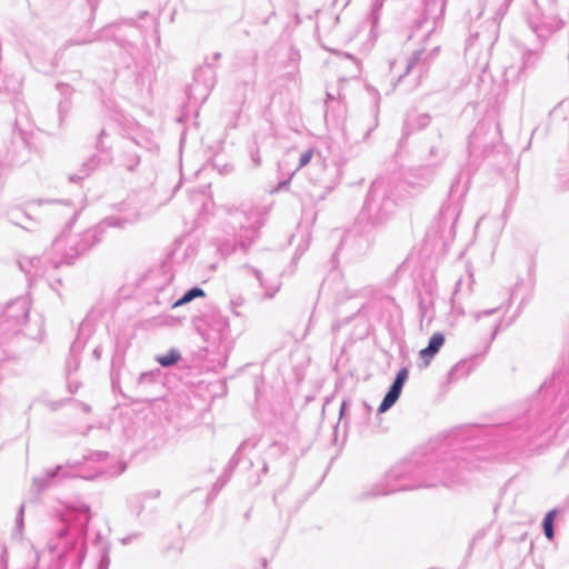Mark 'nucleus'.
Masks as SVG:
<instances>
[{
	"label": "nucleus",
	"mask_w": 569,
	"mask_h": 569,
	"mask_svg": "<svg viewBox=\"0 0 569 569\" xmlns=\"http://www.w3.org/2000/svg\"><path fill=\"white\" fill-rule=\"evenodd\" d=\"M469 375V365L467 361L461 360L457 362L447 373V380L449 383L457 381L458 379Z\"/></svg>",
	"instance_id": "obj_22"
},
{
	"label": "nucleus",
	"mask_w": 569,
	"mask_h": 569,
	"mask_svg": "<svg viewBox=\"0 0 569 569\" xmlns=\"http://www.w3.org/2000/svg\"><path fill=\"white\" fill-rule=\"evenodd\" d=\"M93 545L98 548L99 555L97 569H109L111 550L109 540L104 539L100 532H97Z\"/></svg>",
	"instance_id": "obj_15"
},
{
	"label": "nucleus",
	"mask_w": 569,
	"mask_h": 569,
	"mask_svg": "<svg viewBox=\"0 0 569 569\" xmlns=\"http://www.w3.org/2000/svg\"><path fill=\"white\" fill-rule=\"evenodd\" d=\"M220 58H221V53H220V52H216V53L213 54V59H214V60H219Z\"/></svg>",
	"instance_id": "obj_54"
},
{
	"label": "nucleus",
	"mask_w": 569,
	"mask_h": 569,
	"mask_svg": "<svg viewBox=\"0 0 569 569\" xmlns=\"http://www.w3.org/2000/svg\"><path fill=\"white\" fill-rule=\"evenodd\" d=\"M107 457H108V452H106V451H97L94 453V457H91V459L104 460Z\"/></svg>",
	"instance_id": "obj_45"
},
{
	"label": "nucleus",
	"mask_w": 569,
	"mask_h": 569,
	"mask_svg": "<svg viewBox=\"0 0 569 569\" xmlns=\"http://www.w3.org/2000/svg\"><path fill=\"white\" fill-rule=\"evenodd\" d=\"M461 286H462V279H459L455 286L453 296H456L461 290ZM453 300H455V297H452L451 301L453 302Z\"/></svg>",
	"instance_id": "obj_50"
},
{
	"label": "nucleus",
	"mask_w": 569,
	"mask_h": 569,
	"mask_svg": "<svg viewBox=\"0 0 569 569\" xmlns=\"http://www.w3.org/2000/svg\"><path fill=\"white\" fill-rule=\"evenodd\" d=\"M107 137V131L102 129L98 136V140L96 143V148L101 152H109L111 150V146L104 143V138Z\"/></svg>",
	"instance_id": "obj_30"
},
{
	"label": "nucleus",
	"mask_w": 569,
	"mask_h": 569,
	"mask_svg": "<svg viewBox=\"0 0 569 569\" xmlns=\"http://www.w3.org/2000/svg\"><path fill=\"white\" fill-rule=\"evenodd\" d=\"M58 88L63 90L62 92L66 93L67 91H69V86L68 84H62V83H59L58 84Z\"/></svg>",
	"instance_id": "obj_53"
},
{
	"label": "nucleus",
	"mask_w": 569,
	"mask_h": 569,
	"mask_svg": "<svg viewBox=\"0 0 569 569\" xmlns=\"http://www.w3.org/2000/svg\"><path fill=\"white\" fill-rule=\"evenodd\" d=\"M206 292L199 286H194L188 289L178 300L172 303V308H177L183 305H187L194 300L196 298L204 297Z\"/></svg>",
	"instance_id": "obj_21"
},
{
	"label": "nucleus",
	"mask_w": 569,
	"mask_h": 569,
	"mask_svg": "<svg viewBox=\"0 0 569 569\" xmlns=\"http://www.w3.org/2000/svg\"><path fill=\"white\" fill-rule=\"evenodd\" d=\"M250 156H251V160H252V163L254 167H259L261 164V157H260V152H259V149L256 148H251L250 150Z\"/></svg>",
	"instance_id": "obj_38"
},
{
	"label": "nucleus",
	"mask_w": 569,
	"mask_h": 569,
	"mask_svg": "<svg viewBox=\"0 0 569 569\" xmlns=\"http://www.w3.org/2000/svg\"><path fill=\"white\" fill-rule=\"evenodd\" d=\"M497 311V308L487 309L477 315V319H479L481 316H491Z\"/></svg>",
	"instance_id": "obj_46"
},
{
	"label": "nucleus",
	"mask_w": 569,
	"mask_h": 569,
	"mask_svg": "<svg viewBox=\"0 0 569 569\" xmlns=\"http://www.w3.org/2000/svg\"><path fill=\"white\" fill-rule=\"evenodd\" d=\"M422 54H423V50H416L411 54V57L407 61L405 73L399 77L398 81H400L403 76L408 74L419 63Z\"/></svg>",
	"instance_id": "obj_25"
},
{
	"label": "nucleus",
	"mask_w": 569,
	"mask_h": 569,
	"mask_svg": "<svg viewBox=\"0 0 569 569\" xmlns=\"http://www.w3.org/2000/svg\"><path fill=\"white\" fill-rule=\"evenodd\" d=\"M203 320L207 326L214 332L219 340H224L229 337L230 323L229 319L218 311L203 315Z\"/></svg>",
	"instance_id": "obj_12"
},
{
	"label": "nucleus",
	"mask_w": 569,
	"mask_h": 569,
	"mask_svg": "<svg viewBox=\"0 0 569 569\" xmlns=\"http://www.w3.org/2000/svg\"><path fill=\"white\" fill-rule=\"evenodd\" d=\"M7 216L8 220L12 224L18 226L27 231H31L33 229L34 221L24 210L20 208H13L8 211Z\"/></svg>",
	"instance_id": "obj_16"
},
{
	"label": "nucleus",
	"mask_w": 569,
	"mask_h": 569,
	"mask_svg": "<svg viewBox=\"0 0 569 569\" xmlns=\"http://www.w3.org/2000/svg\"><path fill=\"white\" fill-rule=\"evenodd\" d=\"M431 122V116L427 112L418 113L415 110L408 111L402 127V134L408 137L417 131L426 129Z\"/></svg>",
	"instance_id": "obj_11"
},
{
	"label": "nucleus",
	"mask_w": 569,
	"mask_h": 569,
	"mask_svg": "<svg viewBox=\"0 0 569 569\" xmlns=\"http://www.w3.org/2000/svg\"><path fill=\"white\" fill-rule=\"evenodd\" d=\"M397 206L391 183L385 179L373 180L358 213L356 227L367 234L382 229L392 219Z\"/></svg>",
	"instance_id": "obj_3"
},
{
	"label": "nucleus",
	"mask_w": 569,
	"mask_h": 569,
	"mask_svg": "<svg viewBox=\"0 0 569 569\" xmlns=\"http://www.w3.org/2000/svg\"><path fill=\"white\" fill-rule=\"evenodd\" d=\"M101 163H102V159L99 156H97V154L91 156L88 160H86L82 163L79 173L70 176V181L71 182L81 181L86 177L90 176V173L93 172L98 167H100Z\"/></svg>",
	"instance_id": "obj_18"
},
{
	"label": "nucleus",
	"mask_w": 569,
	"mask_h": 569,
	"mask_svg": "<svg viewBox=\"0 0 569 569\" xmlns=\"http://www.w3.org/2000/svg\"><path fill=\"white\" fill-rule=\"evenodd\" d=\"M246 93L242 94V102L246 100Z\"/></svg>",
	"instance_id": "obj_63"
},
{
	"label": "nucleus",
	"mask_w": 569,
	"mask_h": 569,
	"mask_svg": "<svg viewBox=\"0 0 569 569\" xmlns=\"http://www.w3.org/2000/svg\"><path fill=\"white\" fill-rule=\"evenodd\" d=\"M101 353H102V348L100 346H97L93 351H92V357L96 359V360H99L101 358Z\"/></svg>",
	"instance_id": "obj_47"
},
{
	"label": "nucleus",
	"mask_w": 569,
	"mask_h": 569,
	"mask_svg": "<svg viewBox=\"0 0 569 569\" xmlns=\"http://www.w3.org/2000/svg\"><path fill=\"white\" fill-rule=\"evenodd\" d=\"M378 127V111L376 110L375 111V117H373V124L370 126L366 132H365V136H363V140H367L369 138V136L371 134V132Z\"/></svg>",
	"instance_id": "obj_39"
},
{
	"label": "nucleus",
	"mask_w": 569,
	"mask_h": 569,
	"mask_svg": "<svg viewBox=\"0 0 569 569\" xmlns=\"http://www.w3.org/2000/svg\"><path fill=\"white\" fill-rule=\"evenodd\" d=\"M429 156L435 158V160L430 161V164L433 166L446 158V150L441 146H432L429 149Z\"/></svg>",
	"instance_id": "obj_26"
},
{
	"label": "nucleus",
	"mask_w": 569,
	"mask_h": 569,
	"mask_svg": "<svg viewBox=\"0 0 569 569\" xmlns=\"http://www.w3.org/2000/svg\"><path fill=\"white\" fill-rule=\"evenodd\" d=\"M312 157H313V150L312 149L305 150L300 154L298 168H302V167L307 166L308 163H310Z\"/></svg>",
	"instance_id": "obj_34"
},
{
	"label": "nucleus",
	"mask_w": 569,
	"mask_h": 569,
	"mask_svg": "<svg viewBox=\"0 0 569 569\" xmlns=\"http://www.w3.org/2000/svg\"><path fill=\"white\" fill-rule=\"evenodd\" d=\"M160 495V491L159 490H153V491H150V492H147V493H143V496L146 497H150V498H158Z\"/></svg>",
	"instance_id": "obj_51"
},
{
	"label": "nucleus",
	"mask_w": 569,
	"mask_h": 569,
	"mask_svg": "<svg viewBox=\"0 0 569 569\" xmlns=\"http://www.w3.org/2000/svg\"><path fill=\"white\" fill-rule=\"evenodd\" d=\"M60 523L51 531L46 549L37 551L38 561L47 551L54 569L67 563L80 567L86 557V536L91 521V508L86 502L67 505L60 512Z\"/></svg>",
	"instance_id": "obj_2"
},
{
	"label": "nucleus",
	"mask_w": 569,
	"mask_h": 569,
	"mask_svg": "<svg viewBox=\"0 0 569 569\" xmlns=\"http://www.w3.org/2000/svg\"><path fill=\"white\" fill-rule=\"evenodd\" d=\"M69 473L66 471V467L58 465L52 469H47L42 475L32 478L31 491L39 497L46 490L54 486L59 480L66 479Z\"/></svg>",
	"instance_id": "obj_10"
},
{
	"label": "nucleus",
	"mask_w": 569,
	"mask_h": 569,
	"mask_svg": "<svg viewBox=\"0 0 569 569\" xmlns=\"http://www.w3.org/2000/svg\"><path fill=\"white\" fill-rule=\"evenodd\" d=\"M138 24L133 20H124L122 22L111 23L109 26L103 27L100 31H98L94 37L84 39V40H74L70 39L66 41L60 51L66 50L70 46H81L91 43L98 40H113L119 43L121 47H124L126 43H129L130 40L128 37H133V33L137 31Z\"/></svg>",
	"instance_id": "obj_8"
},
{
	"label": "nucleus",
	"mask_w": 569,
	"mask_h": 569,
	"mask_svg": "<svg viewBox=\"0 0 569 569\" xmlns=\"http://www.w3.org/2000/svg\"><path fill=\"white\" fill-rule=\"evenodd\" d=\"M498 331H499V325H496L493 330H492V332H491V335H490V341L489 342H491L496 338ZM489 346H490V343L487 345L486 350L489 349Z\"/></svg>",
	"instance_id": "obj_48"
},
{
	"label": "nucleus",
	"mask_w": 569,
	"mask_h": 569,
	"mask_svg": "<svg viewBox=\"0 0 569 569\" xmlns=\"http://www.w3.org/2000/svg\"><path fill=\"white\" fill-rule=\"evenodd\" d=\"M547 427L539 422L531 423L528 417L519 418L512 422L478 427L479 435L491 438L492 442L529 441L546 431Z\"/></svg>",
	"instance_id": "obj_6"
},
{
	"label": "nucleus",
	"mask_w": 569,
	"mask_h": 569,
	"mask_svg": "<svg viewBox=\"0 0 569 569\" xmlns=\"http://www.w3.org/2000/svg\"><path fill=\"white\" fill-rule=\"evenodd\" d=\"M311 169V180L327 192L332 191L340 182L341 169L337 163L328 164L322 159H319L312 163Z\"/></svg>",
	"instance_id": "obj_9"
},
{
	"label": "nucleus",
	"mask_w": 569,
	"mask_h": 569,
	"mask_svg": "<svg viewBox=\"0 0 569 569\" xmlns=\"http://www.w3.org/2000/svg\"><path fill=\"white\" fill-rule=\"evenodd\" d=\"M448 210H449V207H443V208L441 209V214H442V216H443V214H446V213L448 212Z\"/></svg>",
	"instance_id": "obj_56"
},
{
	"label": "nucleus",
	"mask_w": 569,
	"mask_h": 569,
	"mask_svg": "<svg viewBox=\"0 0 569 569\" xmlns=\"http://www.w3.org/2000/svg\"><path fill=\"white\" fill-rule=\"evenodd\" d=\"M363 407L366 408V410L369 412L371 410L370 406L367 405V402H363Z\"/></svg>",
	"instance_id": "obj_58"
},
{
	"label": "nucleus",
	"mask_w": 569,
	"mask_h": 569,
	"mask_svg": "<svg viewBox=\"0 0 569 569\" xmlns=\"http://www.w3.org/2000/svg\"><path fill=\"white\" fill-rule=\"evenodd\" d=\"M557 513H558V510H557V509H551V510H549V511L545 515V517H543V520H542V530H543L545 537H546L548 540H552V539H553V537H555V528H553V523H555V520H556Z\"/></svg>",
	"instance_id": "obj_23"
},
{
	"label": "nucleus",
	"mask_w": 569,
	"mask_h": 569,
	"mask_svg": "<svg viewBox=\"0 0 569 569\" xmlns=\"http://www.w3.org/2000/svg\"><path fill=\"white\" fill-rule=\"evenodd\" d=\"M161 376L160 369L141 372L137 380V388L146 390L148 387L158 386L161 383Z\"/></svg>",
	"instance_id": "obj_19"
},
{
	"label": "nucleus",
	"mask_w": 569,
	"mask_h": 569,
	"mask_svg": "<svg viewBox=\"0 0 569 569\" xmlns=\"http://www.w3.org/2000/svg\"><path fill=\"white\" fill-rule=\"evenodd\" d=\"M4 359H6V357L0 355V362L3 361Z\"/></svg>",
	"instance_id": "obj_61"
},
{
	"label": "nucleus",
	"mask_w": 569,
	"mask_h": 569,
	"mask_svg": "<svg viewBox=\"0 0 569 569\" xmlns=\"http://www.w3.org/2000/svg\"><path fill=\"white\" fill-rule=\"evenodd\" d=\"M7 566H8V553H7V549L4 548L0 555V568L7 569Z\"/></svg>",
	"instance_id": "obj_41"
},
{
	"label": "nucleus",
	"mask_w": 569,
	"mask_h": 569,
	"mask_svg": "<svg viewBox=\"0 0 569 569\" xmlns=\"http://www.w3.org/2000/svg\"><path fill=\"white\" fill-rule=\"evenodd\" d=\"M181 358L182 356L178 348H170L167 353L157 355L154 359L162 368H170L177 365Z\"/></svg>",
	"instance_id": "obj_20"
},
{
	"label": "nucleus",
	"mask_w": 569,
	"mask_h": 569,
	"mask_svg": "<svg viewBox=\"0 0 569 569\" xmlns=\"http://www.w3.org/2000/svg\"><path fill=\"white\" fill-rule=\"evenodd\" d=\"M362 308H363V303H361V305L357 306V307H356V309H355V311H352V313H351V315L346 316L345 318L338 319V320L333 323L332 328L336 330V329H339L340 327H342V326L347 325L351 319H353V317H355L356 315H358V313L361 311V309H362Z\"/></svg>",
	"instance_id": "obj_29"
},
{
	"label": "nucleus",
	"mask_w": 569,
	"mask_h": 569,
	"mask_svg": "<svg viewBox=\"0 0 569 569\" xmlns=\"http://www.w3.org/2000/svg\"><path fill=\"white\" fill-rule=\"evenodd\" d=\"M138 537H139V533L134 532V533L128 535L127 537L122 538L120 540V542L126 546V545L131 543Z\"/></svg>",
	"instance_id": "obj_42"
},
{
	"label": "nucleus",
	"mask_w": 569,
	"mask_h": 569,
	"mask_svg": "<svg viewBox=\"0 0 569 569\" xmlns=\"http://www.w3.org/2000/svg\"><path fill=\"white\" fill-rule=\"evenodd\" d=\"M263 223L264 219L261 208L243 203L238 208L229 209L226 231L233 234V243H221L219 246L220 252L226 256L233 253L237 249L247 252L258 239Z\"/></svg>",
	"instance_id": "obj_4"
},
{
	"label": "nucleus",
	"mask_w": 569,
	"mask_h": 569,
	"mask_svg": "<svg viewBox=\"0 0 569 569\" xmlns=\"http://www.w3.org/2000/svg\"><path fill=\"white\" fill-rule=\"evenodd\" d=\"M348 405H349V402L347 400H343L341 402L340 410H339L340 420L343 419V417L346 415V410L348 408Z\"/></svg>",
	"instance_id": "obj_44"
},
{
	"label": "nucleus",
	"mask_w": 569,
	"mask_h": 569,
	"mask_svg": "<svg viewBox=\"0 0 569 569\" xmlns=\"http://www.w3.org/2000/svg\"><path fill=\"white\" fill-rule=\"evenodd\" d=\"M71 211V219L66 223L62 233L52 243L53 251L60 254V259L53 261L54 267L61 263L71 264L78 257L89 251L102 239L103 230L101 226L89 228L81 233L68 234L67 230L71 229L80 212L77 209Z\"/></svg>",
	"instance_id": "obj_5"
},
{
	"label": "nucleus",
	"mask_w": 569,
	"mask_h": 569,
	"mask_svg": "<svg viewBox=\"0 0 569 569\" xmlns=\"http://www.w3.org/2000/svg\"><path fill=\"white\" fill-rule=\"evenodd\" d=\"M19 264H20L21 270H23L26 273H28V271L24 269L22 262H19Z\"/></svg>",
	"instance_id": "obj_59"
},
{
	"label": "nucleus",
	"mask_w": 569,
	"mask_h": 569,
	"mask_svg": "<svg viewBox=\"0 0 569 569\" xmlns=\"http://www.w3.org/2000/svg\"><path fill=\"white\" fill-rule=\"evenodd\" d=\"M139 219V213L134 212L129 217H108L103 220V224L107 227L122 228L128 223H133Z\"/></svg>",
	"instance_id": "obj_24"
},
{
	"label": "nucleus",
	"mask_w": 569,
	"mask_h": 569,
	"mask_svg": "<svg viewBox=\"0 0 569 569\" xmlns=\"http://www.w3.org/2000/svg\"><path fill=\"white\" fill-rule=\"evenodd\" d=\"M251 272L252 274L257 278V280L259 281L260 286L261 287H264V281H263V278H262V274L260 272V270L253 268V267H247Z\"/></svg>",
	"instance_id": "obj_40"
},
{
	"label": "nucleus",
	"mask_w": 569,
	"mask_h": 569,
	"mask_svg": "<svg viewBox=\"0 0 569 569\" xmlns=\"http://www.w3.org/2000/svg\"><path fill=\"white\" fill-rule=\"evenodd\" d=\"M467 470H471V466L465 458L433 461L430 457L415 453L392 466L386 473L385 483L377 485L365 497L438 486L451 487L467 481Z\"/></svg>",
	"instance_id": "obj_1"
},
{
	"label": "nucleus",
	"mask_w": 569,
	"mask_h": 569,
	"mask_svg": "<svg viewBox=\"0 0 569 569\" xmlns=\"http://www.w3.org/2000/svg\"><path fill=\"white\" fill-rule=\"evenodd\" d=\"M230 479V473H222L219 479L214 482L213 487H212V491L210 493V496L212 493L217 495L224 486L226 483L229 481Z\"/></svg>",
	"instance_id": "obj_31"
},
{
	"label": "nucleus",
	"mask_w": 569,
	"mask_h": 569,
	"mask_svg": "<svg viewBox=\"0 0 569 569\" xmlns=\"http://www.w3.org/2000/svg\"><path fill=\"white\" fill-rule=\"evenodd\" d=\"M238 463H239V457H238V452H236L229 460L228 466L224 469V473L231 475L232 470L238 466Z\"/></svg>",
	"instance_id": "obj_37"
},
{
	"label": "nucleus",
	"mask_w": 569,
	"mask_h": 569,
	"mask_svg": "<svg viewBox=\"0 0 569 569\" xmlns=\"http://www.w3.org/2000/svg\"><path fill=\"white\" fill-rule=\"evenodd\" d=\"M80 407L87 413L91 411V407L87 403L80 402Z\"/></svg>",
	"instance_id": "obj_52"
},
{
	"label": "nucleus",
	"mask_w": 569,
	"mask_h": 569,
	"mask_svg": "<svg viewBox=\"0 0 569 569\" xmlns=\"http://www.w3.org/2000/svg\"><path fill=\"white\" fill-rule=\"evenodd\" d=\"M278 289H279V287H273L272 289L267 288L264 297L272 298L274 296V293L278 291Z\"/></svg>",
	"instance_id": "obj_49"
},
{
	"label": "nucleus",
	"mask_w": 569,
	"mask_h": 569,
	"mask_svg": "<svg viewBox=\"0 0 569 569\" xmlns=\"http://www.w3.org/2000/svg\"><path fill=\"white\" fill-rule=\"evenodd\" d=\"M201 71H209L211 73V78H212V86L214 83V69H213V66L212 63H204L201 68Z\"/></svg>",
	"instance_id": "obj_43"
},
{
	"label": "nucleus",
	"mask_w": 569,
	"mask_h": 569,
	"mask_svg": "<svg viewBox=\"0 0 569 569\" xmlns=\"http://www.w3.org/2000/svg\"><path fill=\"white\" fill-rule=\"evenodd\" d=\"M133 144H138L136 140H130L127 146L123 147L120 156V164L128 171L133 172L140 164L141 157L133 150Z\"/></svg>",
	"instance_id": "obj_14"
},
{
	"label": "nucleus",
	"mask_w": 569,
	"mask_h": 569,
	"mask_svg": "<svg viewBox=\"0 0 569 569\" xmlns=\"http://www.w3.org/2000/svg\"><path fill=\"white\" fill-rule=\"evenodd\" d=\"M244 299L241 296H234L230 300V309L234 316H240V312L238 311V308L243 306Z\"/></svg>",
	"instance_id": "obj_32"
},
{
	"label": "nucleus",
	"mask_w": 569,
	"mask_h": 569,
	"mask_svg": "<svg viewBox=\"0 0 569 569\" xmlns=\"http://www.w3.org/2000/svg\"><path fill=\"white\" fill-rule=\"evenodd\" d=\"M446 338L442 332H435L428 341L427 347L419 351V357L422 359L425 367H428L435 356L440 351L445 345Z\"/></svg>",
	"instance_id": "obj_13"
},
{
	"label": "nucleus",
	"mask_w": 569,
	"mask_h": 569,
	"mask_svg": "<svg viewBox=\"0 0 569 569\" xmlns=\"http://www.w3.org/2000/svg\"><path fill=\"white\" fill-rule=\"evenodd\" d=\"M483 124H477L475 130L469 136V147L477 148L479 147V137L483 132Z\"/></svg>",
	"instance_id": "obj_28"
},
{
	"label": "nucleus",
	"mask_w": 569,
	"mask_h": 569,
	"mask_svg": "<svg viewBox=\"0 0 569 569\" xmlns=\"http://www.w3.org/2000/svg\"><path fill=\"white\" fill-rule=\"evenodd\" d=\"M23 512H24V506L21 505L19 508L18 515H17V518H16V527L19 532L22 531L23 525H24L23 523Z\"/></svg>",
	"instance_id": "obj_36"
},
{
	"label": "nucleus",
	"mask_w": 569,
	"mask_h": 569,
	"mask_svg": "<svg viewBox=\"0 0 569 569\" xmlns=\"http://www.w3.org/2000/svg\"><path fill=\"white\" fill-rule=\"evenodd\" d=\"M142 510H143V507L140 506L139 509H138V513H140Z\"/></svg>",
	"instance_id": "obj_62"
},
{
	"label": "nucleus",
	"mask_w": 569,
	"mask_h": 569,
	"mask_svg": "<svg viewBox=\"0 0 569 569\" xmlns=\"http://www.w3.org/2000/svg\"><path fill=\"white\" fill-rule=\"evenodd\" d=\"M383 6V0H375L371 7V12L369 14V19L371 21L372 28L376 27L379 20V11Z\"/></svg>",
	"instance_id": "obj_27"
},
{
	"label": "nucleus",
	"mask_w": 569,
	"mask_h": 569,
	"mask_svg": "<svg viewBox=\"0 0 569 569\" xmlns=\"http://www.w3.org/2000/svg\"><path fill=\"white\" fill-rule=\"evenodd\" d=\"M268 471V465L264 462L262 467V472L266 473Z\"/></svg>",
	"instance_id": "obj_57"
},
{
	"label": "nucleus",
	"mask_w": 569,
	"mask_h": 569,
	"mask_svg": "<svg viewBox=\"0 0 569 569\" xmlns=\"http://www.w3.org/2000/svg\"><path fill=\"white\" fill-rule=\"evenodd\" d=\"M403 386L398 385V382H393L389 386L386 395L382 398L378 407V412L382 413L388 411L400 398Z\"/></svg>",
	"instance_id": "obj_17"
},
{
	"label": "nucleus",
	"mask_w": 569,
	"mask_h": 569,
	"mask_svg": "<svg viewBox=\"0 0 569 569\" xmlns=\"http://www.w3.org/2000/svg\"><path fill=\"white\" fill-rule=\"evenodd\" d=\"M94 11H96V7H94V6H92V7H91V13H92V16L94 14Z\"/></svg>",
	"instance_id": "obj_60"
},
{
	"label": "nucleus",
	"mask_w": 569,
	"mask_h": 569,
	"mask_svg": "<svg viewBox=\"0 0 569 569\" xmlns=\"http://www.w3.org/2000/svg\"><path fill=\"white\" fill-rule=\"evenodd\" d=\"M30 312L28 297H18L0 306V338H7L20 331Z\"/></svg>",
	"instance_id": "obj_7"
},
{
	"label": "nucleus",
	"mask_w": 569,
	"mask_h": 569,
	"mask_svg": "<svg viewBox=\"0 0 569 569\" xmlns=\"http://www.w3.org/2000/svg\"><path fill=\"white\" fill-rule=\"evenodd\" d=\"M70 106H71V103H70V101H69V100H67V99H66V100H63V101H60V103H59V110H58V111H59V119H60V122H62V121H63V119L67 117L68 111H69V109H70Z\"/></svg>",
	"instance_id": "obj_35"
},
{
	"label": "nucleus",
	"mask_w": 569,
	"mask_h": 569,
	"mask_svg": "<svg viewBox=\"0 0 569 569\" xmlns=\"http://www.w3.org/2000/svg\"><path fill=\"white\" fill-rule=\"evenodd\" d=\"M469 278L472 279V273H469ZM473 280L470 281V284L472 283Z\"/></svg>",
	"instance_id": "obj_64"
},
{
	"label": "nucleus",
	"mask_w": 569,
	"mask_h": 569,
	"mask_svg": "<svg viewBox=\"0 0 569 569\" xmlns=\"http://www.w3.org/2000/svg\"><path fill=\"white\" fill-rule=\"evenodd\" d=\"M147 14H148V12H147V11H141V12L139 13V18H140V19H142V18H144Z\"/></svg>",
	"instance_id": "obj_55"
},
{
	"label": "nucleus",
	"mask_w": 569,
	"mask_h": 569,
	"mask_svg": "<svg viewBox=\"0 0 569 569\" xmlns=\"http://www.w3.org/2000/svg\"><path fill=\"white\" fill-rule=\"evenodd\" d=\"M408 378H409V370H408L407 367H402L397 372V375H396V377L393 379V382H398V385L405 386V383L408 380Z\"/></svg>",
	"instance_id": "obj_33"
}]
</instances>
